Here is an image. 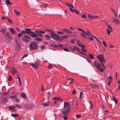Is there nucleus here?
Instances as JSON below:
<instances>
[{"mask_svg":"<svg viewBox=\"0 0 120 120\" xmlns=\"http://www.w3.org/2000/svg\"><path fill=\"white\" fill-rule=\"evenodd\" d=\"M29 47L31 49H36L38 48L36 43L35 42H32L29 46Z\"/></svg>","mask_w":120,"mask_h":120,"instance_id":"f257e3e1","label":"nucleus"},{"mask_svg":"<svg viewBox=\"0 0 120 120\" xmlns=\"http://www.w3.org/2000/svg\"><path fill=\"white\" fill-rule=\"evenodd\" d=\"M51 34L50 36L51 37L55 40H57L58 37V35L56 34L55 33L52 31L51 32Z\"/></svg>","mask_w":120,"mask_h":120,"instance_id":"f03ea898","label":"nucleus"},{"mask_svg":"<svg viewBox=\"0 0 120 120\" xmlns=\"http://www.w3.org/2000/svg\"><path fill=\"white\" fill-rule=\"evenodd\" d=\"M64 109H67L69 110H71V107L70 106L68 102H64Z\"/></svg>","mask_w":120,"mask_h":120,"instance_id":"7ed1b4c3","label":"nucleus"},{"mask_svg":"<svg viewBox=\"0 0 120 120\" xmlns=\"http://www.w3.org/2000/svg\"><path fill=\"white\" fill-rule=\"evenodd\" d=\"M97 58L99 59L100 62H104L105 59L104 58L103 55L102 54H100L97 56Z\"/></svg>","mask_w":120,"mask_h":120,"instance_id":"20e7f679","label":"nucleus"},{"mask_svg":"<svg viewBox=\"0 0 120 120\" xmlns=\"http://www.w3.org/2000/svg\"><path fill=\"white\" fill-rule=\"evenodd\" d=\"M101 66H102L101 64H98L96 66V68L100 72H103L104 71L103 69L102 68L100 69V68L101 67Z\"/></svg>","mask_w":120,"mask_h":120,"instance_id":"39448f33","label":"nucleus"},{"mask_svg":"<svg viewBox=\"0 0 120 120\" xmlns=\"http://www.w3.org/2000/svg\"><path fill=\"white\" fill-rule=\"evenodd\" d=\"M88 16L89 18L91 19H93L94 18L97 19L98 17L96 15H94L93 14H89L88 15Z\"/></svg>","mask_w":120,"mask_h":120,"instance_id":"423d86ee","label":"nucleus"},{"mask_svg":"<svg viewBox=\"0 0 120 120\" xmlns=\"http://www.w3.org/2000/svg\"><path fill=\"white\" fill-rule=\"evenodd\" d=\"M30 36L33 38H35L38 37L37 34L34 32L32 31L30 34Z\"/></svg>","mask_w":120,"mask_h":120,"instance_id":"0eeeda50","label":"nucleus"},{"mask_svg":"<svg viewBox=\"0 0 120 120\" xmlns=\"http://www.w3.org/2000/svg\"><path fill=\"white\" fill-rule=\"evenodd\" d=\"M30 65L32 66L35 69L37 68L38 67V65L37 62H36L34 63L30 64Z\"/></svg>","mask_w":120,"mask_h":120,"instance_id":"6e6552de","label":"nucleus"},{"mask_svg":"<svg viewBox=\"0 0 120 120\" xmlns=\"http://www.w3.org/2000/svg\"><path fill=\"white\" fill-rule=\"evenodd\" d=\"M9 95V94L8 93H3L2 94L1 97L3 98H6L8 97Z\"/></svg>","mask_w":120,"mask_h":120,"instance_id":"1a4fd4ad","label":"nucleus"},{"mask_svg":"<svg viewBox=\"0 0 120 120\" xmlns=\"http://www.w3.org/2000/svg\"><path fill=\"white\" fill-rule=\"evenodd\" d=\"M26 107L28 109H33L34 108V106L31 104L27 105L26 106Z\"/></svg>","mask_w":120,"mask_h":120,"instance_id":"9d476101","label":"nucleus"},{"mask_svg":"<svg viewBox=\"0 0 120 120\" xmlns=\"http://www.w3.org/2000/svg\"><path fill=\"white\" fill-rule=\"evenodd\" d=\"M64 110L65 111L62 112V113L64 115H68V114L70 110L67 109Z\"/></svg>","mask_w":120,"mask_h":120,"instance_id":"9b49d317","label":"nucleus"},{"mask_svg":"<svg viewBox=\"0 0 120 120\" xmlns=\"http://www.w3.org/2000/svg\"><path fill=\"white\" fill-rule=\"evenodd\" d=\"M26 33L27 34H30L31 31V30L29 29H25Z\"/></svg>","mask_w":120,"mask_h":120,"instance_id":"f8f14e48","label":"nucleus"},{"mask_svg":"<svg viewBox=\"0 0 120 120\" xmlns=\"http://www.w3.org/2000/svg\"><path fill=\"white\" fill-rule=\"evenodd\" d=\"M90 85L91 86L92 88V89L96 88L98 87V85H96L94 84H91Z\"/></svg>","mask_w":120,"mask_h":120,"instance_id":"ddd939ff","label":"nucleus"},{"mask_svg":"<svg viewBox=\"0 0 120 120\" xmlns=\"http://www.w3.org/2000/svg\"><path fill=\"white\" fill-rule=\"evenodd\" d=\"M50 102V101H49L46 103H42V104L44 106L47 107L49 106Z\"/></svg>","mask_w":120,"mask_h":120,"instance_id":"4468645a","label":"nucleus"},{"mask_svg":"<svg viewBox=\"0 0 120 120\" xmlns=\"http://www.w3.org/2000/svg\"><path fill=\"white\" fill-rule=\"evenodd\" d=\"M11 71L14 74H17V71L16 70V69L15 68H12L11 69Z\"/></svg>","mask_w":120,"mask_h":120,"instance_id":"2eb2a0df","label":"nucleus"},{"mask_svg":"<svg viewBox=\"0 0 120 120\" xmlns=\"http://www.w3.org/2000/svg\"><path fill=\"white\" fill-rule=\"evenodd\" d=\"M53 100H56L58 101H63L60 98H59L55 97L53 98Z\"/></svg>","mask_w":120,"mask_h":120,"instance_id":"dca6fc26","label":"nucleus"},{"mask_svg":"<svg viewBox=\"0 0 120 120\" xmlns=\"http://www.w3.org/2000/svg\"><path fill=\"white\" fill-rule=\"evenodd\" d=\"M35 31L36 33L39 36L42 37L43 36L40 33V32L38 30H36Z\"/></svg>","mask_w":120,"mask_h":120,"instance_id":"f3484780","label":"nucleus"},{"mask_svg":"<svg viewBox=\"0 0 120 120\" xmlns=\"http://www.w3.org/2000/svg\"><path fill=\"white\" fill-rule=\"evenodd\" d=\"M17 96L16 95H12L10 97V98L12 99H15L16 98Z\"/></svg>","mask_w":120,"mask_h":120,"instance_id":"a211bd4d","label":"nucleus"},{"mask_svg":"<svg viewBox=\"0 0 120 120\" xmlns=\"http://www.w3.org/2000/svg\"><path fill=\"white\" fill-rule=\"evenodd\" d=\"M35 40H37L38 41H41L42 40V39L39 38H35Z\"/></svg>","mask_w":120,"mask_h":120,"instance_id":"6ab92c4d","label":"nucleus"},{"mask_svg":"<svg viewBox=\"0 0 120 120\" xmlns=\"http://www.w3.org/2000/svg\"><path fill=\"white\" fill-rule=\"evenodd\" d=\"M28 39L23 38H22V41H25L26 42H29L30 41Z\"/></svg>","mask_w":120,"mask_h":120,"instance_id":"aec40b11","label":"nucleus"},{"mask_svg":"<svg viewBox=\"0 0 120 120\" xmlns=\"http://www.w3.org/2000/svg\"><path fill=\"white\" fill-rule=\"evenodd\" d=\"M5 2L6 3V4L7 5L8 4L11 5V3L10 2L9 0H6L5 1Z\"/></svg>","mask_w":120,"mask_h":120,"instance_id":"412c9836","label":"nucleus"},{"mask_svg":"<svg viewBox=\"0 0 120 120\" xmlns=\"http://www.w3.org/2000/svg\"><path fill=\"white\" fill-rule=\"evenodd\" d=\"M112 100L115 102L116 104L117 103V100L116 98L112 96Z\"/></svg>","mask_w":120,"mask_h":120,"instance_id":"4be33fe9","label":"nucleus"},{"mask_svg":"<svg viewBox=\"0 0 120 120\" xmlns=\"http://www.w3.org/2000/svg\"><path fill=\"white\" fill-rule=\"evenodd\" d=\"M106 30H107V34L108 35H109L110 32H112V30H110L108 29H106Z\"/></svg>","mask_w":120,"mask_h":120,"instance_id":"5701e85b","label":"nucleus"},{"mask_svg":"<svg viewBox=\"0 0 120 120\" xmlns=\"http://www.w3.org/2000/svg\"><path fill=\"white\" fill-rule=\"evenodd\" d=\"M88 56L90 58L92 59H93L94 58V56L91 54H89Z\"/></svg>","mask_w":120,"mask_h":120,"instance_id":"b1692460","label":"nucleus"},{"mask_svg":"<svg viewBox=\"0 0 120 120\" xmlns=\"http://www.w3.org/2000/svg\"><path fill=\"white\" fill-rule=\"evenodd\" d=\"M50 46L51 47H59V45H56L54 44H51Z\"/></svg>","mask_w":120,"mask_h":120,"instance_id":"393cba45","label":"nucleus"},{"mask_svg":"<svg viewBox=\"0 0 120 120\" xmlns=\"http://www.w3.org/2000/svg\"><path fill=\"white\" fill-rule=\"evenodd\" d=\"M1 31L3 34H5L6 32V30L4 28H1Z\"/></svg>","mask_w":120,"mask_h":120,"instance_id":"a878e982","label":"nucleus"},{"mask_svg":"<svg viewBox=\"0 0 120 120\" xmlns=\"http://www.w3.org/2000/svg\"><path fill=\"white\" fill-rule=\"evenodd\" d=\"M14 12H15V14L17 15H19L20 14V13L19 12L17 11L16 10H14Z\"/></svg>","mask_w":120,"mask_h":120,"instance_id":"bb28decb","label":"nucleus"},{"mask_svg":"<svg viewBox=\"0 0 120 120\" xmlns=\"http://www.w3.org/2000/svg\"><path fill=\"white\" fill-rule=\"evenodd\" d=\"M62 30L64 32L68 33V31L69 30L67 29H66L64 28Z\"/></svg>","mask_w":120,"mask_h":120,"instance_id":"cd10ccee","label":"nucleus"},{"mask_svg":"<svg viewBox=\"0 0 120 120\" xmlns=\"http://www.w3.org/2000/svg\"><path fill=\"white\" fill-rule=\"evenodd\" d=\"M85 34L88 35H91L90 32L89 31H87V32H85Z\"/></svg>","mask_w":120,"mask_h":120,"instance_id":"c85d7f7f","label":"nucleus"},{"mask_svg":"<svg viewBox=\"0 0 120 120\" xmlns=\"http://www.w3.org/2000/svg\"><path fill=\"white\" fill-rule=\"evenodd\" d=\"M98 64H101L99 63H98L97 61H95L94 63V65L96 67V66Z\"/></svg>","mask_w":120,"mask_h":120,"instance_id":"c756f323","label":"nucleus"},{"mask_svg":"<svg viewBox=\"0 0 120 120\" xmlns=\"http://www.w3.org/2000/svg\"><path fill=\"white\" fill-rule=\"evenodd\" d=\"M21 96L23 98L26 99V95L24 93H22L21 94Z\"/></svg>","mask_w":120,"mask_h":120,"instance_id":"7c9ffc66","label":"nucleus"},{"mask_svg":"<svg viewBox=\"0 0 120 120\" xmlns=\"http://www.w3.org/2000/svg\"><path fill=\"white\" fill-rule=\"evenodd\" d=\"M10 30L11 32L13 34H15V31L14 30V29L11 28H10Z\"/></svg>","mask_w":120,"mask_h":120,"instance_id":"2f4dec72","label":"nucleus"},{"mask_svg":"<svg viewBox=\"0 0 120 120\" xmlns=\"http://www.w3.org/2000/svg\"><path fill=\"white\" fill-rule=\"evenodd\" d=\"M23 37L24 38H27L28 39H31V38L27 36L26 35H23Z\"/></svg>","mask_w":120,"mask_h":120,"instance_id":"473e14b6","label":"nucleus"},{"mask_svg":"<svg viewBox=\"0 0 120 120\" xmlns=\"http://www.w3.org/2000/svg\"><path fill=\"white\" fill-rule=\"evenodd\" d=\"M114 21L116 23L118 24H119L120 22L119 21L116 19H114Z\"/></svg>","mask_w":120,"mask_h":120,"instance_id":"72a5a7b5","label":"nucleus"},{"mask_svg":"<svg viewBox=\"0 0 120 120\" xmlns=\"http://www.w3.org/2000/svg\"><path fill=\"white\" fill-rule=\"evenodd\" d=\"M52 67L53 66L52 65V64H50L48 66V68L49 69H50L52 68Z\"/></svg>","mask_w":120,"mask_h":120,"instance_id":"f704fd0d","label":"nucleus"},{"mask_svg":"<svg viewBox=\"0 0 120 120\" xmlns=\"http://www.w3.org/2000/svg\"><path fill=\"white\" fill-rule=\"evenodd\" d=\"M83 93L81 92L79 94V99H81L82 98V95Z\"/></svg>","mask_w":120,"mask_h":120,"instance_id":"c9c22d12","label":"nucleus"},{"mask_svg":"<svg viewBox=\"0 0 120 120\" xmlns=\"http://www.w3.org/2000/svg\"><path fill=\"white\" fill-rule=\"evenodd\" d=\"M65 4L66 5H67V6H68V7H71L72 8H74V7L73 6H72V5H69V4H67L66 3H65Z\"/></svg>","mask_w":120,"mask_h":120,"instance_id":"e433bc0d","label":"nucleus"},{"mask_svg":"<svg viewBox=\"0 0 120 120\" xmlns=\"http://www.w3.org/2000/svg\"><path fill=\"white\" fill-rule=\"evenodd\" d=\"M63 39L61 37V38H60L59 37V36H58V37L57 39V40H60V41H62L63 40Z\"/></svg>","mask_w":120,"mask_h":120,"instance_id":"4c0bfd02","label":"nucleus"},{"mask_svg":"<svg viewBox=\"0 0 120 120\" xmlns=\"http://www.w3.org/2000/svg\"><path fill=\"white\" fill-rule=\"evenodd\" d=\"M5 36L6 37H8L9 38H10L11 37L10 36L9 34V33L8 32L5 35Z\"/></svg>","mask_w":120,"mask_h":120,"instance_id":"58836bf2","label":"nucleus"},{"mask_svg":"<svg viewBox=\"0 0 120 120\" xmlns=\"http://www.w3.org/2000/svg\"><path fill=\"white\" fill-rule=\"evenodd\" d=\"M8 108L10 109H12V110H14V109H13V106L12 105H11L8 107Z\"/></svg>","mask_w":120,"mask_h":120,"instance_id":"ea45409f","label":"nucleus"},{"mask_svg":"<svg viewBox=\"0 0 120 120\" xmlns=\"http://www.w3.org/2000/svg\"><path fill=\"white\" fill-rule=\"evenodd\" d=\"M16 107L18 108H22V106L20 105H16Z\"/></svg>","mask_w":120,"mask_h":120,"instance_id":"a19ab883","label":"nucleus"},{"mask_svg":"<svg viewBox=\"0 0 120 120\" xmlns=\"http://www.w3.org/2000/svg\"><path fill=\"white\" fill-rule=\"evenodd\" d=\"M11 116L14 117H15L18 116V115L16 114H12V115H11Z\"/></svg>","mask_w":120,"mask_h":120,"instance_id":"79ce46f5","label":"nucleus"},{"mask_svg":"<svg viewBox=\"0 0 120 120\" xmlns=\"http://www.w3.org/2000/svg\"><path fill=\"white\" fill-rule=\"evenodd\" d=\"M102 43L103 44V45L105 46V47H107V45L106 44V43L104 41H103Z\"/></svg>","mask_w":120,"mask_h":120,"instance_id":"37998d69","label":"nucleus"},{"mask_svg":"<svg viewBox=\"0 0 120 120\" xmlns=\"http://www.w3.org/2000/svg\"><path fill=\"white\" fill-rule=\"evenodd\" d=\"M108 28L109 30H112V27L110 25L108 24Z\"/></svg>","mask_w":120,"mask_h":120,"instance_id":"c03bdc74","label":"nucleus"},{"mask_svg":"<svg viewBox=\"0 0 120 120\" xmlns=\"http://www.w3.org/2000/svg\"><path fill=\"white\" fill-rule=\"evenodd\" d=\"M12 79V78L11 76H10L9 77V78L8 79V80L9 81H11Z\"/></svg>","mask_w":120,"mask_h":120,"instance_id":"a18cd8bd","label":"nucleus"},{"mask_svg":"<svg viewBox=\"0 0 120 120\" xmlns=\"http://www.w3.org/2000/svg\"><path fill=\"white\" fill-rule=\"evenodd\" d=\"M76 92V91L75 89H73V90L72 94H75Z\"/></svg>","mask_w":120,"mask_h":120,"instance_id":"49530a36","label":"nucleus"},{"mask_svg":"<svg viewBox=\"0 0 120 120\" xmlns=\"http://www.w3.org/2000/svg\"><path fill=\"white\" fill-rule=\"evenodd\" d=\"M39 31L41 34H45V32L43 31Z\"/></svg>","mask_w":120,"mask_h":120,"instance_id":"de8ad7c7","label":"nucleus"},{"mask_svg":"<svg viewBox=\"0 0 120 120\" xmlns=\"http://www.w3.org/2000/svg\"><path fill=\"white\" fill-rule=\"evenodd\" d=\"M62 38L64 39H65L67 38V36H61Z\"/></svg>","mask_w":120,"mask_h":120,"instance_id":"09e8293b","label":"nucleus"},{"mask_svg":"<svg viewBox=\"0 0 120 120\" xmlns=\"http://www.w3.org/2000/svg\"><path fill=\"white\" fill-rule=\"evenodd\" d=\"M15 100L16 101L18 102H19L20 101V100L18 98H15Z\"/></svg>","mask_w":120,"mask_h":120,"instance_id":"8fccbe9b","label":"nucleus"},{"mask_svg":"<svg viewBox=\"0 0 120 120\" xmlns=\"http://www.w3.org/2000/svg\"><path fill=\"white\" fill-rule=\"evenodd\" d=\"M79 46H80L82 48H85V46L83 45L82 44H80Z\"/></svg>","mask_w":120,"mask_h":120,"instance_id":"3c124183","label":"nucleus"},{"mask_svg":"<svg viewBox=\"0 0 120 120\" xmlns=\"http://www.w3.org/2000/svg\"><path fill=\"white\" fill-rule=\"evenodd\" d=\"M8 101V100L6 98L4 99L3 101L5 103L6 102H7Z\"/></svg>","mask_w":120,"mask_h":120,"instance_id":"603ef678","label":"nucleus"},{"mask_svg":"<svg viewBox=\"0 0 120 120\" xmlns=\"http://www.w3.org/2000/svg\"><path fill=\"white\" fill-rule=\"evenodd\" d=\"M81 50L85 52H86V51L85 48L82 49H81Z\"/></svg>","mask_w":120,"mask_h":120,"instance_id":"864d4df0","label":"nucleus"},{"mask_svg":"<svg viewBox=\"0 0 120 120\" xmlns=\"http://www.w3.org/2000/svg\"><path fill=\"white\" fill-rule=\"evenodd\" d=\"M76 117L77 118H79L81 117V115H78L76 116Z\"/></svg>","mask_w":120,"mask_h":120,"instance_id":"5fc2aeb1","label":"nucleus"},{"mask_svg":"<svg viewBox=\"0 0 120 120\" xmlns=\"http://www.w3.org/2000/svg\"><path fill=\"white\" fill-rule=\"evenodd\" d=\"M45 37H47L48 38V39H50V38L49 36L48 35L46 34L45 35Z\"/></svg>","mask_w":120,"mask_h":120,"instance_id":"6e6d98bb","label":"nucleus"},{"mask_svg":"<svg viewBox=\"0 0 120 120\" xmlns=\"http://www.w3.org/2000/svg\"><path fill=\"white\" fill-rule=\"evenodd\" d=\"M108 79L109 80V81H111L112 80V78L111 76H110L108 78Z\"/></svg>","mask_w":120,"mask_h":120,"instance_id":"4d7b16f0","label":"nucleus"},{"mask_svg":"<svg viewBox=\"0 0 120 120\" xmlns=\"http://www.w3.org/2000/svg\"><path fill=\"white\" fill-rule=\"evenodd\" d=\"M17 77L18 79V80L19 82H21V81L20 79V78H19V75H17Z\"/></svg>","mask_w":120,"mask_h":120,"instance_id":"13d9d810","label":"nucleus"},{"mask_svg":"<svg viewBox=\"0 0 120 120\" xmlns=\"http://www.w3.org/2000/svg\"><path fill=\"white\" fill-rule=\"evenodd\" d=\"M82 18H86V15H85L84 14L82 15Z\"/></svg>","mask_w":120,"mask_h":120,"instance_id":"bf43d9fd","label":"nucleus"},{"mask_svg":"<svg viewBox=\"0 0 120 120\" xmlns=\"http://www.w3.org/2000/svg\"><path fill=\"white\" fill-rule=\"evenodd\" d=\"M63 49L65 51L68 52L69 51V50L67 48H64Z\"/></svg>","mask_w":120,"mask_h":120,"instance_id":"052dcab7","label":"nucleus"},{"mask_svg":"<svg viewBox=\"0 0 120 120\" xmlns=\"http://www.w3.org/2000/svg\"><path fill=\"white\" fill-rule=\"evenodd\" d=\"M57 33L58 34H64V33L62 31H58L57 32Z\"/></svg>","mask_w":120,"mask_h":120,"instance_id":"680f3d73","label":"nucleus"},{"mask_svg":"<svg viewBox=\"0 0 120 120\" xmlns=\"http://www.w3.org/2000/svg\"><path fill=\"white\" fill-rule=\"evenodd\" d=\"M74 11L77 14H79L78 13V12L77 11V10H75V9H74Z\"/></svg>","mask_w":120,"mask_h":120,"instance_id":"e2e57ef3","label":"nucleus"},{"mask_svg":"<svg viewBox=\"0 0 120 120\" xmlns=\"http://www.w3.org/2000/svg\"><path fill=\"white\" fill-rule=\"evenodd\" d=\"M27 56V54H25L23 55V56L22 57V58H23L24 57H26Z\"/></svg>","mask_w":120,"mask_h":120,"instance_id":"0e129e2a","label":"nucleus"},{"mask_svg":"<svg viewBox=\"0 0 120 120\" xmlns=\"http://www.w3.org/2000/svg\"><path fill=\"white\" fill-rule=\"evenodd\" d=\"M63 118L65 120H66L67 119V117L66 116H63Z\"/></svg>","mask_w":120,"mask_h":120,"instance_id":"69168bd1","label":"nucleus"},{"mask_svg":"<svg viewBox=\"0 0 120 120\" xmlns=\"http://www.w3.org/2000/svg\"><path fill=\"white\" fill-rule=\"evenodd\" d=\"M74 49L75 51L76 50H78V48L74 46Z\"/></svg>","mask_w":120,"mask_h":120,"instance_id":"338daca9","label":"nucleus"},{"mask_svg":"<svg viewBox=\"0 0 120 120\" xmlns=\"http://www.w3.org/2000/svg\"><path fill=\"white\" fill-rule=\"evenodd\" d=\"M22 35V34L21 33H19L18 34V36L19 37L21 36Z\"/></svg>","mask_w":120,"mask_h":120,"instance_id":"774afa93","label":"nucleus"}]
</instances>
